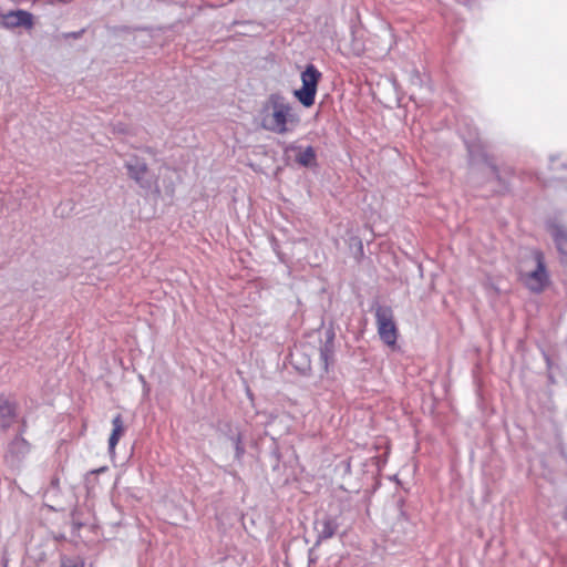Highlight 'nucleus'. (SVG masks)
<instances>
[{
	"label": "nucleus",
	"instance_id": "1",
	"mask_svg": "<svg viewBox=\"0 0 567 567\" xmlns=\"http://www.w3.org/2000/svg\"><path fill=\"white\" fill-rule=\"evenodd\" d=\"M299 122L293 105L280 93H271L259 111L260 126L278 135L292 131Z\"/></svg>",
	"mask_w": 567,
	"mask_h": 567
},
{
	"label": "nucleus",
	"instance_id": "2",
	"mask_svg": "<svg viewBox=\"0 0 567 567\" xmlns=\"http://www.w3.org/2000/svg\"><path fill=\"white\" fill-rule=\"evenodd\" d=\"M375 324L381 341L390 348H395L399 330L394 321V315L390 307L379 306L375 309Z\"/></svg>",
	"mask_w": 567,
	"mask_h": 567
},
{
	"label": "nucleus",
	"instance_id": "3",
	"mask_svg": "<svg viewBox=\"0 0 567 567\" xmlns=\"http://www.w3.org/2000/svg\"><path fill=\"white\" fill-rule=\"evenodd\" d=\"M321 76V72L313 64H308L301 73L302 86L296 90L293 95L305 107H311L315 104Z\"/></svg>",
	"mask_w": 567,
	"mask_h": 567
},
{
	"label": "nucleus",
	"instance_id": "4",
	"mask_svg": "<svg viewBox=\"0 0 567 567\" xmlns=\"http://www.w3.org/2000/svg\"><path fill=\"white\" fill-rule=\"evenodd\" d=\"M533 259L536 268L529 272L522 274L520 280L532 292H543L549 284V276L546 269L544 254L539 250L533 251Z\"/></svg>",
	"mask_w": 567,
	"mask_h": 567
},
{
	"label": "nucleus",
	"instance_id": "5",
	"mask_svg": "<svg viewBox=\"0 0 567 567\" xmlns=\"http://www.w3.org/2000/svg\"><path fill=\"white\" fill-rule=\"evenodd\" d=\"M0 24L7 29H14L19 27L32 29L33 16L25 10H12L6 13H0Z\"/></svg>",
	"mask_w": 567,
	"mask_h": 567
},
{
	"label": "nucleus",
	"instance_id": "6",
	"mask_svg": "<svg viewBox=\"0 0 567 567\" xmlns=\"http://www.w3.org/2000/svg\"><path fill=\"white\" fill-rule=\"evenodd\" d=\"M31 450V444L22 436L17 435L9 444L6 457L11 461H20Z\"/></svg>",
	"mask_w": 567,
	"mask_h": 567
},
{
	"label": "nucleus",
	"instance_id": "7",
	"mask_svg": "<svg viewBox=\"0 0 567 567\" xmlns=\"http://www.w3.org/2000/svg\"><path fill=\"white\" fill-rule=\"evenodd\" d=\"M17 417V405L9 399L0 396V429L8 430Z\"/></svg>",
	"mask_w": 567,
	"mask_h": 567
},
{
	"label": "nucleus",
	"instance_id": "8",
	"mask_svg": "<svg viewBox=\"0 0 567 567\" xmlns=\"http://www.w3.org/2000/svg\"><path fill=\"white\" fill-rule=\"evenodd\" d=\"M112 425L113 429L109 437V450L111 453H114L116 445L126 430L123 416L121 414L115 415L112 420Z\"/></svg>",
	"mask_w": 567,
	"mask_h": 567
},
{
	"label": "nucleus",
	"instance_id": "9",
	"mask_svg": "<svg viewBox=\"0 0 567 567\" xmlns=\"http://www.w3.org/2000/svg\"><path fill=\"white\" fill-rule=\"evenodd\" d=\"M126 168L131 178L141 183L148 172V166L144 161L134 158V162L127 163Z\"/></svg>",
	"mask_w": 567,
	"mask_h": 567
},
{
	"label": "nucleus",
	"instance_id": "10",
	"mask_svg": "<svg viewBox=\"0 0 567 567\" xmlns=\"http://www.w3.org/2000/svg\"><path fill=\"white\" fill-rule=\"evenodd\" d=\"M316 152L312 146H308L306 148L298 147V154L296 155V162L305 167L315 166L316 162Z\"/></svg>",
	"mask_w": 567,
	"mask_h": 567
},
{
	"label": "nucleus",
	"instance_id": "11",
	"mask_svg": "<svg viewBox=\"0 0 567 567\" xmlns=\"http://www.w3.org/2000/svg\"><path fill=\"white\" fill-rule=\"evenodd\" d=\"M321 534L324 538H330L336 534L337 524L333 519L327 518L322 523Z\"/></svg>",
	"mask_w": 567,
	"mask_h": 567
},
{
	"label": "nucleus",
	"instance_id": "12",
	"mask_svg": "<svg viewBox=\"0 0 567 567\" xmlns=\"http://www.w3.org/2000/svg\"><path fill=\"white\" fill-rule=\"evenodd\" d=\"M555 244L559 251L567 254V234L563 230H558L554 237Z\"/></svg>",
	"mask_w": 567,
	"mask_h": 567
},
{
	"label": "nucleus",
	"instance_id": "13",
	"mask_svg": "<svg viewBox=\"0 0 567 567\" xmlns=\"http://www.w3.org/2000/svg\"><path fill=\"white\" fill-rule=\"evenodd\" d=\"M235 449H236V456L238 458L241 457L244 452H245V450H244L243 441H241L240 436H237V439H236Z\"/></svg>",
	"mask_w": 567,
	"mask_h": 567
},
{
	"label": "nucleus",
	"instance_id": "14",
	"mask_svg": "<svg viewBox=\"0 0 567 567\" xmlns=\"http://www.w3.org/2000/svg\"><path fill=\"white\" fill-rule=\"evenodd\" d=\"M62 567H84V563L82 560L74 561L69 559L62 563Z\"/></svg>",
	"mask_w": 567,
	"mask_h": 567
}]
</instances>
